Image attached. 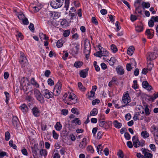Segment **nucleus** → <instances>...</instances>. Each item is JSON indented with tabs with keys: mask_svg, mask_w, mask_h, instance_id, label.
Listing matches in <instances>:
<instances>
[{
	"mask_svg": "<svg viewBox=\"0 0 158 158\" xmlns=\"http://www.w3.org/2000/svg\"><path fill=\"white\" fill-rule=\"evenodd\" d=\"M63 100L65 103L68 105L75 104L77 102L76 96L73 93H68L64 94Z\"/></svg>",
	"mask_w": 158,
	"mask_h": 158,
	"instance_id": "f257e3e1",
	"label": "nucleus"
},
{
	"mask_svg": "<svg viewBox=\"0 0 158 158\" xmlns=\"http://www.w3.org/2000/svg\"><path fill=\"white\" fill-rule=\"evenodd\" d=\"M131 101V98L129 96L128 92L127 91L124 93L121 100L122 104L125 107L128 106L129 104Z\"/></svg>",
	"mask_w": 158,
	"mask_h": 158,
	"instance_id": "f03ea898",
	"label": "nucleus"
},
{
	"mask_svg": "<svg viewBox=\"0 0 158 158\" xmlns=\"http://www.w3.org/2000/svg\"><path fill=\"white\" fill-rule=\"evenodd\" d=\"M99 50L94 54L95 56L101 57L102 56L106 57L109 56V53L108 52L103 48H99Z\"/></svg>",
	"mask_w": 158,
	"mask_h": 158,
	"instance_id": "7ed1b4c3",
	"label": "nucleus"
},
{
	"mask_svg": "<svg viewBox=\"0 0 158 158\" xmlns=\"http://www.w3.org/2000/svg\"><path fill=\"white\" fill-rule=\"evenodd\" d=\"M20 83L23 87V90L25 92L27 91L29 89V87L31 86L30 84L28 83V79L24 77L22 78L20 81Z\"/></svg>",
	"mask_w": 158,
	"mask_h": 158,
	"instance_id": "20e7f679",
	"label": "nucleus"
},
{
	"mask_svg": "<svg viewBox=\"0 0 158 158\" xmlns=\"http://www.w3.org/2000/svg\"><path fill=\"white\" fill-rule=\"evenodd\" d=\"M64 0H52L50 3V5L54 8H58L63 5Z\"/></svg>",
	"mask_w": 158,
	"mask_h": 158,
	"instance_id": "39448f33",
	"label": "nucleus"
},
{
	"mask_svg": "<svg viewBox=\"0 0 158 158\" xmlns=\"http://www.w3.org/2000/svg\"><path fill=\"white\" fill-rule=\"evenodd\" d=\"M33 155L34 156L37 155L38 153L41 156H46L47 153L46 150L45 149H32Z\"/></svg>",
	"mask_w": 158,
	"mask_h": 158,
	"instance_id": "423d86ee",
	"label": "nucleus"
},
{
	"mask_svg": "<svg viewBox=\"0 0 158 158\" xmlns=\"http://www.w3.org/2000/svg\"><path fill=\"white\" fill-rule=\"evenodd\" d=\"M34 94L36 98L41 103L44 102V98L39 90L37 89L35 90Z\"/></svg>",
	"mask_w": 158,
	"mask_h": 158,
	"instance_id": "0eeeda50",
	"label": "nucleus"
},
{
	"mask_svg": "<svg viewBox=\"0 0 158 158\" xmlns=\"http://www.w3.org/2000/svg\"><path fill=\"white\" fill-rule=\"evenodd\" d=\"M20 63L24 67L28 64V61L22 52L20 53Z\"/></svg>",
	"mask_w": 158,
	"mask_h": 158,
	"instance_id": "6e6552de",
	"label": "nucleus"
},
{
	"mask_svg": "<svg viewBox=\"0 0 158 158\" xmlns=\"http://www.w3.org/2000/svg\"><path fill=\"white\" fill-rule=\"evenodd\" d=\"M43 94L45 98L48 99L52 98L53 96V93L47 89L43 90Z\"/></svg>",
	"mask_w": 158,
	"mask_h": 158,
	"instance_id": "1a4fd4ad",
	"label": "nucleus"
},
{
	"mask_svg": "<svg viewBox=\"0 0 158 158\" xmlns=\"http://www.w3.org/2000/svg\"><path fill=\"white\" fill-rule=\"evenodd\" d=\"M72 45H75L74 47L71 49V52L73 54H77L78 53V51L79 48V45L78 44H75L74 43L70 44V46Z\"/></svg>",
	"mask_w": 158,
	"mask_h": 158,
	"instance_id": "9d476101",
	"label": "nucleus"
},
{
	"mask_svg": "<svg viewBox=\"0 0 158 158\" xmlns=\"http://www.w3.org/2000/svg\"><path fill=\"white\" fill-rule=\"evenodd\" d=\"M132 140L134 147L135 148L139 147L140 146V142L137 137L134 136L132 137Z\"/></svg>",
	"mask_w": 158,
	"mask_h": 158,
	"instance_id": "9b49d317",
	"label": "nucleus"
},
{
	"mask_svg": "<svg viewBox=\"0 0 158 158\" xmlns=\"http://www.w3.org/2000/svg\"><path fill=\"white\" fill-rule=\"evenodd\" d=\"M149 150L148 149H144L142 151L143 153L144 154V156L145 158H152V155L150 153L147 152Z\"/></svg>",
	"mask_w": 158,
	"mask_h": 158,
	"instance_id": "f8f14e48",
	"label": "nucleus"
},
{
	"mask_svg": "<svg viewBox=\"0 0 158 158\" xmlns=\"http://www.w3.org/2000/svg\"><path fill=\"white\" fill-rule=\"evenodd\" d=\"M143 87L147 89L148 91H150L152 89V87L151 86L149 85L146 81H143L142 83Z\"/></svg>",
	"mask_w": 158,
	"mask_h": 158,
	"instance_id": "ddd939ff",
	"label": "nucleus"
},
{
	"mask_svg": "<svg viewBox=\"0 0 158 158\" xmlns=\"http://www.w3.org/2000/svg\"><path fill=\"white\" fill-rule=\"evenodd\" d=\"M90 50V45H87V47L86 46H85V49L84 50V52L85 55L86 57L87 58L89 57V51Z\"/></svg>",
	"mask_w": 158,
	"mask_h": 158,
	"instance_id": "4468645a",
	"label": "nucleus"
},
{
	"mask_svg": "<svg viewBox=\"0 0 158 158\" xmlns=\"http://www.w3.org/2000/svg\"><path fill=\"white\" fill-rule=\"evenodd\" d=\"M106 58L103 57V59L104 61H107V62H109L111 66L114 65V63L116 62V60L115 58L114 57H111L110 60H108L106 59Z\"/></svg>",
	"mask_w": 158,
	"mask_h": 158,
	"instance_id": "2eb2a0df",
	"label": "nucleus"
},
{
	"mask_svg": "<svg viewBox=\"0 0 158 158\" xmlns=\"http://www.w3.org/2000/svg\"><path fill=\"white\" fill-rule=\"evenodd\" d=\"M151 130L153 135L158 134V127L156 126H152L151 127Z\"/></svg>",
	"mask_w": 158,
	"mask_h": 158,
	"instance_id": "dca6fc26",
	"label": "nucleus"
},
{
	"mask_svg": "<svg viewBox=\"0 0 158 158\" xmlns=\"http://www.w3.org/2000/svg\"><path fill=\"white\" fill-rule=\"evenodd\" d=\"M20 108L22 111L24 113H27L28 111V108L25 104H23L21 106Z\"/></svg>",
	"mask_w": 158,
	"mask_h": 158,
	"instance_id": "f3484780",
	"label": "nucleus"
},
{
	"mask_svg": "<svg viewBox=\"0 0 158 158\" xmlns=\"http://www.w3.org/2000/svg\"><path fill=\"white\" fill-rule=\"evenodd\" d=\"M32 112L33 114L35 117H38L40 115V111L37 107L33 108L32 109Z\"/></svg>",
	"mask_w": 158,
	"mask_h": 158,
	"instance_id": "a211bd4d",
	"label": "nucleus"
},
{
	"mask_svg": "<svg viewBox=\"0 0 158 158\" xmlns=\"http://www.w3.org/2000/svg\"><path fill=\"white\" fill-rule=\"evenodd\" d=\"M87 143V139L85 138H84L82 142L80 144L79 146L80 148H85V146L86 145Z\"/></svg>",
	"mask_w": 158,
	"mask_h": 158,
	"instance_id": "6ab92c4d",
	"label": "nucleus"
},
{
	"mask_svg": "<svg viewBox=\"0 0 158 158\" xmlns=\"http://www.w3.org/2000/svg\"><path fill=\"white\" fill-rule=\"evenodd\" d=\"M136 110L137 113H139V114H143L144 113L143 111V108L142 106H138L136 107Z\"/></svg>",
	"mask_w": 158,
	"mask_h": 158,
	"instance_id": "aec40b11",
	"label": "nucleus"
},
{
	"mask_svg": "<svg viewBox=\"0 0 158 158\" xmlns=\"http://www.w3.org/2000/svg\"><path fill=\"white\" fill-rule=\"evenodd\" d=\"M65 42L64 38H62L58 40L56 43V46L58 48H60L62 47L63 44Z\"/></svg>",
	"mask_w": 158,
	"mask_h": 158,
	"instance_id": "412c9836",
	"label": "nucleus"
},
{
	"mask_svg": "<svg viewBox=\"0 0 158 158\" xmlns=\"http://www.w3.org/2000/svg\"><path fill=\"white\" fill-rule=\"evenodd\" d=\"M12 123L15 127H17L19 124L18 118L16 117H13L12 120Z\"/></svg>",
	"mask_w": 158,
	"mask_h": 158,
	"instance_id": "4be33fe9",
	"label": "nucleus"
},
{
	"mask_svg": "<svg viewBox=\"0 0 158 158\" xmlns=\"http://www.w3.org/2000/svg\"><path fill=\"white\" fill-rule=\"evenodd\" d=\"M111 123V122L102 121L99 122V125L100 127L104 128H106L107 127V125L108 123Z\"/></svg>",
	"mask_w": 158,
	"mask_h": 158,
	"instance_id": "5701e85b",
	"label": "nucleus"
},
{
	"mask_svg": "<svg viewBox=\"0 0 158 158\" xmlns=\"http://www.w3.org/2000/svg\"><path fill=\"white\" fill-rule=\"evenodd\" d=\"M31 83L34 87L38 88L39 87V85L35 80L34 78H32L31 80Z\"/></svg>",
	"mask_w": 158,
	"mask_h": 158,
	"instance_id": "b1692460",
	"label": "nucleus"
},
{
	"mask_svg": "<svg viewBox=\"0 0 158 158\" xmlns=\"http://www.w3.org/2000/svg\"><path fill=\"white\" fill-rule=\"evenodd\" d=\"M117 73L119 75H123L124 73V70L122 67L118 66L116 68Z\"/></svg>",
	"mask_w": 158,
	"mask_h": 158,
	"instance_id": "393cba45",
	"label": "nucleus"
},
{
	"mask_svg": "<svg viewBox=\"0 0 158 158\" xmlns=\"http://www.w3.org/2000/svg\"><path fill=\"white\" fill-rule=\"evenodd\" d=\"M135 48L133 46H130L128 49L127 51V54L130 56H131L133 53Z\"/></svg>",
	"mask_w": 158,
	"mask_h": 158,
	"instance_id": "a878e982",
	"label": "nucleus"
},
{
	"mask_svg": "<svg viewBox=\"0 0 158 158\" xmlns=\"http://www.w3.org/2000/svg\"><path fill=\"white\" fill-rule=\"evenodd\" d=\"M113 124L114 127L118 129L120 128L122 126V124L121 123L119 122L117 120H114L113 122Z\"/></svg>",
	"mask_w": 158,
	"mask_h": 158,
	"instance_id": "bb28decb",
	"label": "nucleus"
},
{
	"mask_svg": "<svg viewBox=\"0 0 158 158\" xmlns=\"http://www.w3.org/2000/svg\"><path fill=\"white\" fill-rule=\"evenodd\" d=\"M141 135V136L144 139H147L149 136V134L146 131H142Z\"/></svg>",
	"mask_w": 158,
	"mask_h": 158,
	"instance_id": "cd10ccee",
	"label": "nucleus"
},
{
	"mask_svg": "<svg viewBox=\"0 0 158 158\" xmlns=\"http://www.w3.org/2000/svg\"><path fill=\"white\" fill-rule=\"evenodd\" d=\"M80 75L81 77L85 78L87 75V72L85 70H84L80 72Z\"/></svg>",
	"mask_w": 158,
	"mask_h": 158,
	"instance_id": "c85d7f7f",
	"label": "nucleus"
},
{
	"mask_svg": "<svg viewBox=\"0 0 158 158\" xmlns=\"http://www.w3.org/2000/svg\"><path fill=\"white\" fill-rule=\"evenodd\" d=\"M141 5L143 9L145 8H148L150 6V4L149 2H142Z\"/></svg>",
	"mask_w": 158,
	"mask_h": 158,
	"instance_id": "c756f323",
	"label": "nucleus"
},
{
	"mask_svg": "<svg viewBox=\"0 0 158 158\" xmlns=\"http://www.w3.org/2000/svg\"><path fill=\"white\" fill-rule=\"evenodd\" d=\"M157 57V55L155 53H150L148 58L149 60H152L155 59Z\"/></svg>",
	"mask_w": 158,
	"mask_h": 158,
	"instance_id": "7c9ffc66",
	"label": "nucleus"
},
{
	"mask_svg": "<svg viewBox=\"0 0 158 158\" xmlns=\"http://www.w3.org/2000/svg\"><path fill=\"white\" fill-rule=\"evenodd\" d=\"M62 127V126L60 122H57L55 126V128L56 130L58 131L61 130Z\"/></svg>",
	"mask_w": 158,
	"mask_h": 158,
	"instance_id": "2f4dec72",
	"label": "nucleus"
},
{
	"mask_svg": "<svg viewBox=\"0 0 158 158\" xmlns=\"http://www.w3.org/2000/svg\"><path fill=\"white\" fill-rule=\"evenodd\" d=\"M119 103H120L119 102H118V103H116L115 102H113L114 106L116 108L119 109L124 107V106H123V104H122V105H121Z\"/></svg>",
	"mask_w": 158,
	"mask_h": 158,
	"instance_id": "473e14b6",
	"label": "nucleus"
},
{
	"mask_svg": "<svg viewBox=\"0 0 158 158\" xmlns=\"http://www.w3.org/2000/svg\"><path fill=\"white\" fill-rule=\"evenodd\" d=\"M98 113L97 109L96 108H94L90 112V116H95Z\"/></svg>",
	"mask_w": 158,
	"mask_h": 158,
	"instance_id": "72a5a7b5",
	"label": "nucleus"
},
{
	"mask_svg": "<svg viewBox=\"0 0 158 158\" xmlns=\"http://www.w3.org/2000/svg\"><path fill=\"white\" fill-rule=\"evenodd\" d=\"M39 36L41 40H42L43 39L46 40H48V37L46 36L45 34H43L42 33H40Z\"/></svg>",
	"mask_w": 158,
	"mask_h": 158,
	"instance_id": "f704fd0d",
	"label": "nucleus"
},
{
	"mask_svg": "<svg viewBox=\"0 0 158 158\" xmlns=\"http://www.w3.org/2000/svg\"><path fill=\"white\" fill-rule=\"evenodd\" d=\"M83 65V63L81 61L76 62L74 64V66L77 68H80Z\"/></svg>",
	"mask_w": 158,
	"mask_h": 158,
	"instance_id": "c9c22d12",
	"label": "nucleus"
},
{
	"mask_svg": "<svg viewBox=\"0 0 158 158\" xmlns=\"http://www.w3.org/2000/svg\"><path fill=\"white\" fill-rule=\"evenodd\" d=\"M158 97V92H157L156 94H154V96H150L149 97V101H152V102H153L154 100Z\"/></svg>",
	"mask_w": 158,
	"mask_h": 158,
	"instance_id": "e433bc0d",
	"label": "nucleus"
},
{
	"mask_svg": "<svg viewBox=\"0 0 158 158\" xmlns=\"http://www.w3.org/2000/svg\"><path fill=\"white\" fill-rule=\"evenodd\" d=\"M61 25L63 27H65L68 26L69 23L65 19L62 20L60 23Z\"/></svg>",
	"mask_w": 158,
	"mask_h": 158,
	"instance_id": "4c0bfd02",
	"label": "nucleus"
},
{
	"mask_svg": "<svg viewBox=\"0 0 158 158\" xmlns=\"http://www.w3.org/2000/svg\"><path fill=\"white\" fill-rule=\"evenodd\" d=\"M146 34L149 39L152 38L153 36V35L151 32L150 29H148L146 30Z\"/></svg>",
	"mask_w": 158,
	"mask_h": 158,
	"instance_id": "58836bf2",
	"label": "nucleus"
},
{
	"mask_svg": "<svg viewBox=\"0 0 158 158\" xmlns=\"http://www.w3.org/2000/svg\"><path fill=\"white\" fill-rule=\"evenodd\" d=\"M78 86L79 89L82 91L84 92L85 90V88L84 87L82 83L79 82L78 83Z\"/></svg>",
	"mask_w": 158,
	"mask_h": 158,
	"instance_id": "ea45409f",
	"label": "nucleus"
},
{
	"mask_svg": "<svg viewBox=\"0 0 158 158\" xmlns=\"http://www.w3.org/2000/svg\"><path fill=\"white\" fill-rule=\"evenodd\" d=\"M70 33V31L69 30H67L63 31V35L65 37L68 36Z\"/></svg>",
	"mask_w": 158,
	"mask_h": 158,
	"instance_id": "a19ab883",
	"label": "nucleus"
},
{
	"mask_svg": "<svg viewBox=\"0 0 158 158\" xmlns=\"http://www.w3.org/2000/svg\"><path fill=\"white\" fill-rule=\"evenodd\" d=\"M53 137L55 139H57L59 138V135L55 130H53L52 131Z\"/></svg>",
	"mask_w": 158,
	"mask_h": 158,
	"instance_id": "79ce46f5",
	"label": "nucleus"
},
{
	"mask_svg": "<svg viewBox=\"0 0 158 158\" xmlns=\"http://www.w3.org/2000/svg\"><path fill=\"white\" fill-rule=\"evenodd\" d=\"M110 48L112 51L114 53H115L118 51V49L114 44H112L110 46Z\"/></svg>",
	"mask_w": 158,
	"mask_h": 158,
	"instance_id": "37998d69",
	"label": "nucleus"
},
{
	"mask_svg": "<svg viewBox=\"0 0 158 158\" xmlns=\"http://www.w3.org/2000/svg\"><path fill=\"white\" fill-rule=\"evenodd\" d=\"M143 30V27L142 26H137L135 27V30L137 32H141Z\"/></svg>",
	"mask_w": 158,
	"mask_h": 158,
	"instance_id": "c03bdc74",
	"label": "nucleus"
},
{
	"mask_svg": "<svg viewBox=\"0 0 158 158\" xmlns=\"http://www.w3.org/2000/svg\"><path fill=\"white\" fill-rule=\"evenodd\" d=\"M61 86L62 84L58 82L55 85L54 89L61 91Z\"/></svg>",
	"mask_w": 158,
	"mask_h": 158,
	"instance_id": "a18cd8bd",
	"label": "nucleus"
},
{
	"mask_svg": "<svg viewBox=\"0 0 158 158\" xmlns=\"http://www.w3.org/2000/svg\"><path fill=\"white\" fill-rule=\"evenodd\" d=\"M117 155L118 158H123L124 154L123 152L121 150H119L117 152Z\"/></svg>",
	"mask_w": 158,
	"mask_h": 158,
	"instance_id": "49530a36",
	"label": "nucleus"
},
{
	"mask_svg": "<svg viewBox=\"0 0 158 158\" xmlns=\"http://www.w3.org/2000/svg\"><path fill=\"white\" fill-rule=\"evenodd\" d=\"M18 17L19 19L21 20H23L25 18L24 15L22 12L19 13L18 15Z\"/></svg>",
	"mask_w": 158,
	"mask_h": 158,
	"instance_id": "de8ad7c7",
	"label": "nucleus"
},
{
	"mask_svg": "<svg viewBox=\"0 0 158 158\" xmlns=\"http://www.w3.org/2000/svg\"><path fill=\"white\" fill-rule=\"evenodd\" d=\"M10 134L8 131H6L5 133V139L6 141H8L10 138Z\"/></svg>",
	"mask_w": 158,
	"mask_h": 158,
	"instance_id": "09e8293b",
	"label": "nucleus"
},
{
	"mask_svg": "<svg viewBox=\"0 0 158 158\" xmlns=\"http://www.w3.org/2000/svg\"><path fill=\"white\" fill-rule=\"evenodd\" d=\"M135 7L136 11L139 14H141L142 11L141 6H135Z\"/></svg>",
	"mask_w": 158,
	"mask_h": 158,
	"instance_id": "8fccbe9b",
	"label": "nucleus"
},
{
	"mask_svg": "<svg viewBox=\"0 0 158 158\" xmlns=\"http://www.w3.org/2000/svg\"><path fill=\"white\" fill-rule=\"evenodd\" d=\"M4 94L6 95V104H8V103L10 99V95L9 94L6 92H4Z\"/></svg>",
	"mask_w": 158,
	"mask_h": 158,
	"instance_id": "3c124183",
	"label": "nucleus"
},
{
	"mask_svg": "<svg viewBox=\"0 0 158 158\" xmlns=\"http://www.w3.org/2000/svg\"><path fill=\"white\" fill-rule=\"evenodd\" d=\"M60 90L54 89L53 93V94H54L55 95L57 96L60 94Z\"/></svg>",
	"mask_w": 158,
	"mask_h": 158,
	"instance_id": "603ef678",
	"label": "nucleus"
},
{
	"mask_svg": "<svg viewBox=\"0 0 158 158\" xmlns=\"http://www.w3.org/2000/svg\"><path fill=\"white\" fill-rule=\"evenodd\" d=\"M71 112L75 114L78 115L79 114L78 110L76 108H73L71 109Z\"/></svg>",
	"mask_w": 158,
	"mask_h": 158,
	"instance_id": "864d4df0",
	"label": "nucleus"
},
{
	"mask_svg": "<svg viewBox=\"0 0 158 158\" xmlns=\"http://www.w3.org/2000/svg\"><path fill=\"white\" fill-rule=\"evenodd\" d=\"M69 4V0H65V8H66V10H68Z\"/></svg>",
	"mask_w": 158,
	"mask_h": 158,
	"instance_id": "5fc2aeb1",
	"label": "nucleus"
},
{
	"mask_svg": "<svg viewBox=\"0 0 158 158\" xmlns=\"http://www.w3.org/2000/svg\"><path fill=\"white\" fill-rule=\"evenodd\" d=\"M140 114H139V113H136L135 114L133 117V119L135 121H136L137 120H139V115Z\"/></svg>",
	"mask_w": 158,
	"mask_h": 158,
	"instance_id": "6e6d98bb",
	"label": "nucleus"
},
{
	"mask_svg": "<svg viewBox=\"0 0 158 158\" xmlns=\"http://www.w3.org/2000/svg\"><path fill=\"white\" fill-rule=\"evenodd\" d=\"M72 123H77L78 125H80L81 124V123L78 118H75L72 121Z\"/></svg>",
	"mask_w": 158,
	"mask_h": 158,
	"instance_id": "4d7b16f0",
	"label": "nucleus"
},
{
	"mask_svg": "<svg viewBox=\"0 0 158 158\" xmlns=\"http://www.w3.org/2000/svg\"><path fill=\"white\" fill-rule=\"evenodd\" d=\"M9 143L10 146L13 148H16L17 147L16 145L13 143V141L12 140H10Z\"/></svg>",
	"mask_w": 158,
	"mask_h": 158,
	"instance_id": "13d9d810",
	"label": "nucleus"
},
{
	"mask_svg": "<svg viewBox=\"0 0 158 158\" xmlns=\"http://www.w3.org/2000/svg\"><path fill=\"white\" fill-rule=\"evenodd\" d=\"M48 85L50 86L53 85L54 84V81L51 78H49L48 80Z\"/></svg>",
	"mask_w": 158,
	"mask_h": 158,
	"instance_id": "bf43d9fd",
	"label": "nucleus"
},
{
	"mask_svg": "<svg viewBox=\"0 0 158 158\" xmlns=\"http://www.w3.org/2000/svg\"><path fill=\"white\" fill-rule=\"evenodd\" d=\"M148 24L149 27H153L154 26V22L151 18L148 22Z\"/></svg>",
	"mask_w": 158,
	"mask_h": 158,
	"instance_id": "052dcab7",
	"label": "nucleus"
},
{
	"mask_svg": "<svg viewBox=\"0 0 158 158\" xmlns=\"http://www.w3.org/2000/svg\"><path fill=\"white\" fill-rule=\"evenodd\" d=\"M72 39L74 40H77L78 39L79 35L77 33H75L72 36Z\"/></svg>",
	"mask_w": 158,
	"mask_h": 158,
	"instance_id": "680f3d73",
	"label": "nucleus"
},
{
	"mask_svg": "<svg viewBox=\"0 0 158 158\" xmlns=\"http://www.w3.org/2000/svg\"><path fill=\"white\" fill-rule=\"evenodd\" d=\"M68 113V111L67 110L64 109L62 110L61 114L65 116L67 115Z\"/></svg>",
	"mask_w": 158,
	"mask_h": 158,
	"instance_id": "e2e57ef3",
	"label": "nucleus"
},
{
	"mask_svg": "<svg viewBox=\"0 0 158 158\" xmlns=\"http://www.w3.org/2000/svg\"><path fill=\"white\" fill-rule=\"evenodd\" d=\"M130 19L131 21L134 22L137 19V17L135 15H131Z\"/></svg>",
	"mask_w": 158,
	"mask_h": 158,
	"instance_id": "0e129e2a",
	"label": "nucleus"
},
{
	"mask_svg": "<svg viewBox=\"0 0 158 158\" xmlns=\"http://www.w3.org/2000/svg\"><path fill=\"white\" fill-rule=\"evenodd\" d=\"M41 8V6H34L33 7V9L35 11V12H37Z\"/></svg>",
	"mask_w": 158,
	"mask_h": 158,
	"instance_id": "69168bd1",
	"label": "nucleus"
},
{
	"mask_svg": "<svg viewBox=\"0 0 158 158\" xmlns=\"http://www.w3.org/2000/svg\"><path fill=\"white\" fill-rule=\"evenodd\" d=\"M125 119L127 121L129 120L131 118V115L130 113H127L125 116Z\"/></svg>",
	"mask_w": 158,
	"mask_h": 158,
	"instance_id": "338daca9",
	"label": "nucleus"
},
{
	"mask_svg": "<svg viewBox=\"0 0 158 158\" xmlns=\"http://www.w3.org/2000/svg\"><path fill=\"white\" fill-rule=\"evenodd\" d=\"M154 21V22H158V16H153L151 18Z\"/></svg>",
	"mask_w": 158,
	"mask_h": 158,
	"instance_id": "774afa93",
	"label": "nucleus"
}]
</instances>
